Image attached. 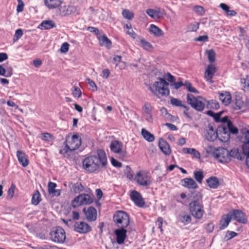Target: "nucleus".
Segmentation results:
<instances>
[{"instance_id": "f257e3e1", "label": "nucleus", "mask_w": 249, "mask_h": 249, "mask_svg": "<svg viewBox=\"0 0 249 249\" xmlns=\"http://www.w3.org/2000/svg\"><path fill=\"white\" fill-rule=\"evenodd\" d=\"M107 157L104 150L98 149L94 155L87 156L82 161L83 168L89 173H94L101 168H106Z\"/></svg>"}, {"instance_id": "f03ea898", "label": "nucleus", "mask_w": 249, "mask_h": 249, "mask_svg": "<svg viewBox=\"0 0 249 249\" xmlns=\"http://www.w3.org/2000/svg\"><path fill=\"white\" fill-rule=\"evenodd\" d=\"M187 199L191 201L189 209L192 215L197 219H201L204 213L201 193L196 191H191L188 195Z\"/></svg>"}, {"instance_id": "7ed1b4c3", "label": "nucleus", "mask_w": 249, "mask_h": 249, "mask_svg": "<svg viewBox=\"0 0 249 249\" xmlns=\"http://www.w3.org/2000/svg\"><path fill=\"white\" fill-rule=\"evenodd\" d=\"M168 86L169 83L162 78H160L159 81L155 82L153 84L147 85L148 89L153 94L161 96H168L169 94Z\"/></svg>"}, {"instance_id": "20e7f679", "label": "nucleus", "mask_w": 249, "mask_h": 249, "mask_svg": "<svg viewBox=\"0 0 249 249\" xmlns=\"http://www.w3.org/2000/svg\"><path fill=\"white\" fill-rule=\"evenodd\" d=\"M81 138L78 133L69 134L66 137V152L68 150L73 151L77 149L81 144Z\"/></svg>"}, {"instance_id": "39448f33", "label": "nucleus", "mask_w": 249, "mask_h": 249, "mask_svg": "<svg viewBox=\"0 0 249 249\" xmlns=\"http://www.w3.org/2000/svg\"><path fill=\"white\" fill-rule=\"evenodd\" d=\"M113 220L117 226L120 228H126L129 224V217L124 211H117L113 217Z\"/></svg>"}, {"instance_id": "423d86ee", "label": "nucleus", "mask_w": 249, "mask_h": 249, "mask_svg": "<svg viewBox=\"0 0 249 249\" xmlns=\"http://www.w3.org/2000/svg\"><path fill=\"white\" fill-rule=\"evenodd\" d=\"M218 131L219 134L225 135V137H226L227 140L230 138V133L236 134L238 133L237 128L232 124V122H229L227 126L219 125L218 127Z\"/></svg>"}, {"instance_id": "0eeeda50", "label": "nucleus", "mask_w": 249, "mask_h": 249, "mask_svg": "<svg viewBox=\"0 0 249 249\" xmlns=\"http://www.w3.org/2000/svg\"><path fill=\"white\" fill-rule=\"evenodd\" d=\"M187 101L191 106L198 111H202L205 108V104L201 101L196 98L193 94H188Z\"/></svg>"}, {"instance_id": "6e6552de", "label": "nucleus", "mask_w": 249, "mask_h": 249, "mask_svg": "<svg viewBox=\"0 0 249 249\" xmlns=\"http://www.w3.org/2000/svg\"><path fill=\"white\" fill-rule=\"evenodd\" d=\"M93 201L92 198L88 194H81L76 196L72 202L73 207H77L84 204H89Z\"/></svg>"}, {"instance_id": "1a4fd4ad", "label": "nucleus", "mask_w": 249, "mask_h": 249, "mask_svg": "<svg viewBox=\"0 0 249 249\" xmlns=\"http://www.w3.org/2000/svg\"><path fill=\"white\" fill-rule=\"evenodd\" d=\"M214 157L221 163H227L230 161L229 151L225 148H218L214 152Z\"/></svg>"}, {"instance_id": "9d476101", "label": "nucleus", "mask_w": 249, "mask_h": 249, "mask_svg": "<svg viewBox=\"0 0 249 249\" xmlns=\"http://www.w3.org/2000/svg\"><path fill=\"white\" fill-rule=\"evenodd\" d=\"M135 180L141 186H147L151 183V178L147 174L142 172H138L135 177Z\"/></svg>"}, {"instance_id": "9b49d317", "label": "nucleus", "mask_w": 249, "mask_h": 249, "mask_svg": "<svg viewBox=\"0 0 249 249\" xmlns=\"http://www.w3.org/2000/svg\"><path fill=\"white\" fill-rule=\"evenodd\" d=\"M83 212L85 219L89 222L94 221L97 218V212L96 209L92 206L85 207L83 209Z\"/></svg>"}, {"instance_id": "f8f14e48", "label": "nucleus", "mask_w": 249, "mask_h": 249, "mask_svg": "<svg viewBox=\"0 0 249 249\" xmlns=\"http://www.w3.org/2000/svg\"><path fill=\"white\" fill-rule=\"evenodd\" d=\"M74 230L79 233L85 234L91 231L92 228L87 223L84 221L76 222L73 225Z\"/></svg>"}, {"instance_id": "ddd939ff", "label": "nucleus", "mask_w": 249, "mask_h": 249, "mask_svg": "<svg viewBox=\"0 0 249 249\" xmlns=\"http://www.w3.org/2000/svg\"><path fill=\"white\" fill-rule=\"evenodd\" d=\"M229 212L231 213L232 219L243 224H246L247 222L246 214L241 210H232Z\"/></svg>"}, {"instance_id": "4468645a", "label": "nucleus", "mask_w": 249, "mask_h": 249, "mask_svg": "<svg viewBox=\"0 0 249 249\" xmlns=\"http://www.w3.org/2000/svg\"><path fill=\"white\" fill-rule=\"evenodd\" d=\"M52 240L56 243L62 242V228L57 227L53 228L51 233Z\"/></svg>"}, {"instance_id": "2eb2a0df", "label": "nucleus", "mask_w": 249, "mask_h": 249, "mask_svg": "<svg viewBox=\"0 0 249 249\" xmlns=\"http://www.w3.org/2000/svg\"><path fill=\"white\" fill-rule=\"evenodd\" d=\"M130 198L134 202L135 204L142 207L144 205V201L141 195L137 191L134 190L130 193Z\"/></svg>"}, {"instance_id": "dca6fc26", "label": "nucleus", "mask_w": 249, "mask_h": 249, "mask_svg": "<svg viewBox=\"0 0 249 249\" xmlns=\"http://www.w3.org/2000/svg\"><path fill=\"white\" fill-rule=\"evenodd\" d=\"M242 150L246 156V165L249 168V131H248L245 136V141L242 145Z\"/></svg>"}, {"instance_id": "f3484780", "label": "nucleus", "mask_w": 249, "mask_h": 249, "mask_svg": "<svg viewBox=\"0 0 249 249\" xmlns=\"http://www.w3.org/2000/svg\"><path fill=\"white\" fill-rule=\"evenodd\" d=\"M126 230L125 228H120L115 231V234L116 236V242L121 245L124 243V241L126 237Z\"/></svg>"}, {"instance_id": "a211bd4d", "label": "nucleus", "mask_w": 249, "mask_h": 249, "mask_svg": "<svg viewBox=\"0 0 249 249\" xmlns=\"http://www.w3.org/2000/svg\"><path fill=\"white\" fill-rule=\"evenodd\" d=\"M216 71V68L214 65H208L205 72V80L209 83H213L212 79Z\"/></svg>"}, {"instance_id": "6ab92c4d", "label": "nucleus", "mask_w": 249, "mask_h": 249, "mask_svg": "<svg viewBox=\"0 0 249 249\" xmlns=\"http://www.w3.org/2000/svg\"><path fill=\"white\" fill-rule=\"evenodd\" d=\"M229 156L230 161L231 158L236 159L240 160H243L244 158L245 155L244 152L240 150L238 148H233L229 151Z\"/></svg>"}, {"instance_id": "aec40b11", "label": "nucleus", "mask_w": 249, "mask_h": 249, "mask_svg": "<svg viewBox=\"0 0 249 249\" xmlns=\"http://www.w3.org/2000/svg\"><path fill=\"white\" fill-rule=\"evenodd\" d=\"M159 146L160 150L166 156H169L171 153V149L169 143L163 139L160 138L159 142Z\"/></svg>"}, {"instance_id": "412c9836", "label": "nucleus", "mask_w": 249, "mask_h": 249, "mask_svg": "<svg viewBox=\"0 0 249 249\" xmlns=\"http://www.w3.org/2000/svg\"><path fill=\"white\" fill-rule=\"evenodd\" d=\"M217 136V132L214 130L213 126L209 124L208 126L206 134H205L206 139L208 141L213 142L216 139Z\"/></svg>"}, {"instance_id": "4be33fe9", "label": "nucleus", "mask_w": 249, "mask_h": 249, "mask_svg": "<svg viewBox=\"0 0 249 249\" xmlns=\"http://www.w3.org/2000/svg\"><path fill=\"white\" fill-rule=\"evenodd\" d=\"M182 185L184 187L189 189H196L198 185L195 181L192 178H185L181 180Z\"/></svg>"}, {"instance_id": "5701e85b", "label": "nucleus", "mask_w": 249, "mask_h": 249, "mask_svg": "<svg viewBox=\"0 0 249 249\" xmlns=\"http://www.w3.org/2000/svg\"><path fill=\"white\" fill-rule=\"evenodd\" d=\"M231 219V213L230 212L227 214L223 215L220 221V230L225 229L229 225Z\"/></svg>"}, {"instance_id": "b1692460", "label": "nucleus", "mask_w": 249, "mask_h": 249, "mask_svg": "<svg viewBox=\"0 0 249 249\" xmlns=\"http://www.w3.org/2000/svg\"><path fill=\"white\" fill-rule=\"evenodd\" d=\"M17 156L19 162L23 167H26L28 165L29 161L27 159V156L24 152L21 151H18L17 152Z\"/></svg>"}, {"instance_id": "393cba45", "label": "nucleus", "mask_w": 249, "mask_h": 249, "mask_svg": "<svg viewBox=\"0 0 249 249\" xmlns=\"http://www.w3.org/2000/svg\"><path fill=\"white\" fill-rule=\"evenodd\" d=\"M219 100L225 105H228L231 102V96L229 92L219 93Z\"/></svg>"}, {"instance_id": "a878e982", "label": "nucleus", "mask_w": 249, "mask_h": 249, "mask_svg": "<svg viewBox=\"0 0 249 249\" xmlns=\"http://www.w3.org/2000/svg\"><path fill=\"white\" fill-rule=\"evenodd\" d=\"M123 143L118 141H113L110 144L111 151L117 154L120 152L123 148Z\"/></svg>"}, {"instance_id": "bb28decb", "label": "nucleus", "mask_w": 249, "mask_h": 249, "mask_svg": "<svg viewBox=\"0 0 249 249\" xmlns=\"http://www.w3.org/2000/svg\"><path fill=\"white\" fill-rule=\"evenodd\" d=\"M208 186L212 189H216L219 185L218 178L216 177H211L206 180Z\"/></svg>"}, {"instance_id": "cd10ccee", "label": "nucleus", "mask_w": 249, "mask_h": 249, "mask_svg": "<svg viewBox=\"0 0 249 249\" xmlns=\"http://www.w3.org/2000/svg\"><path fill=\"white\" fill-rule=\"evenodd\" d=\"M56 184L52 182H49L48 183V192L52 196H58L61 194L60 190H55Z\"/></svg>"}, {"instance_id": "c85d7f7f", "label": "nucleus", "mask_w": 249, "mask_h": 249, "mask_svg": "<svg viewBox=\"0 0 249 249\" xmlns=\"http://www.w3.org/2000/svg\"><path fill=\"white\" fill-rule=\"evenodd\" d=\"M62 1V0H44V3L49 9H53L60 6Z\"/></svg>"}, {"instance_id": "c756f323", "label": "nucleus", "mask_w": 249, "mask_h": 249, "mask_svg": "<svg viewBox=\"0 0 249 249\" xmlns=\"http://www.w3.org/2000/svg\"><path fill=\"white\" fill-rule=\"evenodd\" d=\"M55 27V24L51 20H46L43 21L38 26V28L42 30L50 29Z\"/></svg>"}, {"instance_id": "7c9ffc66", "label": "nucleus", "mask_w": 249, "mask_h": 249, "mask_svg": "<svg viewBox=\"0 0 249 249\" xmlns=\"http://www.w3.org/2000/svg\"><path fill=\"white\" fill-rule=\"evenodd\" d=\"M71 190L74 193H79L84 191V187L80 183H71L70 185Z\"/></svg>"}, {"instance_id": "2f4dec72", "label": "nucleus", "mask_w": 249, "mask_h": 249, "mask_svg": "<svg viewBox=\"0 0 249 249\" xmlns=\"http://www.w3.org/2000/svg\"><path fill=\"white\" fill-rule=\"evenodd\" d=\"M142 135L143 138L149 142H152L155 140V136L144 128H142L141 131Z\"/></svg>"}, {"instance_id": "473e14b6", "label": "nucleus", "mask_w": 249, "mask_h": 249, "mask_svg": "<svg viewBox=\"0 0 249 249\" xmlns=\"http://www.w3.org/2000/svg\"><path fill=\"white\" fill-rule=\"evenodd\" d=\"M150 32L155 36L160 37L163 35V31L157 26L151 24L149 28Z\"/></svg>"}, {"instance_id": "72a5a7b5", "label": "nucleus", "mask_w": 249, "mask_h": 249, "mask_svg": "<svg viewBox=\"0 0 249 249\" xmlns=\"http://www.w3.org/2000/svg\"><path fill=\"white\" fill-rule=\"evenodd\" d=\"M219 7L226 13L227 16H234L237 13L234 10H231L230 7L224 3H222L219 5Z\"/></svg>"}, {"instance_id": "f704fd0d", "label": "nucleus", "mask_w": 249, "mask_h": 249, "mask_svg": "<svg viewBox=\"0 0 249 249\" xmlns=\"http://www.w3.org/2000/svg\"><path fill=\"white\" fill-rule=\"evenodd\" d=\"M183 151L184 153L190 154L193 155L195 157L197 158H200V154L196 149L193 148H184Z\"/></svg>"}, {"instance_id": "c9c22d12", "label": "nucleus", "mask_w": 249, "mask_h": 249, "mask_svg": "<svg viewBox=\"0 0 249 249\" xmlns=\"http://www.w3.org/2000/svg\"><path fill=\"white\" fill-rule=\"evenodd\" d=\"M40 194L38 190H36L33 195L32 198V204L35 205H37L41 201Z\"/></svg>"}, {"instance_id": "e433bc0d", "label": "nucleus", "mask_w": 249, "mask_h": 249, "mask_svg": "<svg viewBox=\"0 0 249 249\" xmlns=\"http://www.w3.org/2000/svg\"><path fill=\"white\" fill-rule=\"evenodd\" d=\"M99 41L101 46L109 47L111 45V41L105 35L99 37Z\"/></svg>"}, {"instance_id": "4c0bfd02", "label": "nucleus", "mask_w": 249, "mask_h": 249, "mask_svg": "<svg viewBox=\"0 0 249 249\" xmlns=\"http://www.w3.org/2000/svg\"><path fill=\"white\" fill-rule=\"evenodd\" d=\"M178 218L179 221L185 225L188 224L191 221V216L189 215L186 214L185 213H183L178 215Z\"/></svg>"}, {"instance_id": "58836bf2", "label": "nucleus", "mask_w": 249, "mask_h": 249, "mask_svg": "<svg viewBox=\"0 0 249 249\" xmlns=\"http://www.w3.org/2000/svg\"><path fill=\"white\" fill-rule=\"evenodd\" d=\"M146 14L154 19L160 18V11L152 9H148L146 11Z\"/></svg>"}, {"instance_id": "ea45409f", "label": "nucleus", "mask_w": 249, "mask_h": 249, "mask_svg": "<svg viewBox=\"0 0 249 249\" xmlns=\"http://www.w3.org/2000/svg\"><path fill=\"white\" fill-rule=\"evenodd\" d=\"M76 11V8L72 5L63 7V15H69Z\"/></svg>"}, {"instance_id": "a19ab883", "label": "nucleus", "mask_w": 249, "mask_h": 249, "mask_svg": "<svg viewBox=\"0 0 249 249\" xmlns=\"http://www.w3.org/2000/svg\"><path fill=\"white\" fill-rule=\"evenodd\" d=\"M140 43L141 47L145 50L149 51L153 49L152 44L144 38L141 39Z\"/></svg>"}, {"instance_id": "79ce46f5", "label": "nucleus", "mask_w": 249, "mask_h": 249, "mask_svg": "<svg viewBox=\"0 0 249 249\" xmlns=\"http://www.w3.org/2000/svg\"><path fill=\"white\" fill-rule=\"evenodd\" d=\"M199 24L198 22H194L190 23L187 27L188 32H196L199 28Z\"/></svg>"}, {"instance_id": "37998d69", "label": "nucleus", "mask_w": 249, "mask_h": 249, "mask_svg": "<svg viewBox=\"0 0 249 249\" xmlns=\"http://www.w3.org/2000/svg\"><path fill=\"white\" fill-rule=\"evenodd\" d=\"M122 14L125 18L128 20H131L134 18V14L127 9H124Z\"/></svg>"}, {"instance_id": "c03bdc74", "label": "nucleus", "mask_w": 249, "mask_h": 249, "mask_svg": "<svg viewBox=\"0 0 249 249\" xmlns=\"http://www.w3.org/2000/svg\"><path fill=\"white\" fill-rule=\"evenodd\" d=\"M143 114L152 113V107L150 103L146 102L144 104L142 107Z\"/></svg>"}, {"instance_id": "a18cd8bd", "label": "nucleus", "mask_w": 249, "mask_h": 249, "mask_svg": "<svg viewBox=\"0 0 249 249\" xmlns=\"http://www.w3.org/2000/svg\"><path fill=\"white\" fill-rule=\"evenodd\" d=\"M208 58L209 61L211 63H213L215 60V53L213 50H209L207 51Z\"/></svg>"}, {"instance_id": "49530a36", "label": "nucleus", "mask_w": 249, "mask_h": 249, "mask_svg": "<svg viewBox=\"0 0 249 249\" xmlns=\"http://www.w3.org/2000/svg\"><path fill=\"white\" fill-rule=\"evenodd\" d=\"M194 177L198 183H201L204 178L203 172L200 171L194 172Z\"/></svg>"}, {"instance_id": "de8ad7c7", "label": "nucleus", "mask_w": 249, "mask_h": 249, "mask_svg": "<svg viewBox=\"0 0 249 249\" xmlns=\"http://www.w3.org/2000/svg\"><path fill=\"white\" fill-rule=\"evenodd\" d=\"M124 173L125 175L126 176L127 178L129 179H132L133 178L134 175L133 171H132L131 168L127 165L126 166L125 169L124 170Z\"/></svg>"}, {"instance_id": "09e8293b", "label": "nucleus", "mask_w": 249, "mask_h": 249, "mask_svg": "<svg viewBox=\"0 0 249 249\" xmlns=\"http://www.w3.org/2000/svg\"><path fill=\"white\" fill-rule=\"evenodd\" d=\"M183 86L186 87L188 90L190 92L197 93H198V91L195 88L192 86L191 83L188 81H186L185 83H183Z\"/></svg>"}, {"instance_id": "8fccbe9b", "label": "nucleus", "mask_w": 249, "mask_h": 249, "mask_svg": "<svg viewBox=\"0 0 249 249\" xmlns=\"http://www.w3.org/2000/svg\"><path fill=\"white\" fill-rule=\"evenodd\" d=\"M235 107L234 108L235 109H239L241 108V107L243 106V101L239 97H236L235 99Z\"/></svg>"}, {"instance_id": "3c124183", "label": "nucleus", "mask_w": 249, "mask_h": 249, "mask_svg": "<svg viewBox=\"0 0 249 249\" xmlns=\"http://www.w3.org/2000/svg\"><path fill=\"white\" fill-rule=\"evenodd\" d=\"M208 107L216 109L219 107V105L216 101L212 100L208 102Z\"/></svg>"}, {"instance_id": "603ef678", "label": "nucleus", "mask_w": 249, "mask_h": 249, "mask_svg": "<svg viewBox=\"0 0 249 249\" xmlns=\"http://www.w3.org/2000/svg\"><path fill=\"white\" fill-rule=\"evenodd\" d=\"M171 104L174 106L180 107H181L183 105L181 100L175 98H171Z\"/></svg>"}, {"instance_id": "864d4df0", "label": "nucleus", "mask_w": 249, "mask_h": 249, "mask_svg": "<svg viewBox=\"0 0 249 249\" xmlns=\"http://www.w3.org/2000/svg\"><path fill=\"white\" fill-rule=\"evenodd\" d=\"M40 138L43 141L50 142L52 139V136L48 133H44L41 134Z\"/></svg>"}, {"instance_id": "5fc2aeb1", "label": "nucleus", "mask_w": 249, "mask_h": 249, "mask_svg": "<svg viewBox=\"0 0 249 249\" xmlns=\"http://www.w3.org/2000/svg\"><path fill=\"white\" fill-rule=\"evenodd\" d=\"M73 95L75 97L79 98L81 96V91L80 89L76 87H73V89L72 91Z\"/></svg>"}, {"instance_id": "6e6d98bb", "label": "nucleus", "mask_w": 249, "mask_h": 249, "mask_svg": "<svg viewBox=\"0 0 249 249\" xmlns=\"http://www.w3.org/2000/svg\"><path fill=\"white\" fill-rule=\"evenodd\" d=\"M161 114L165 118H168L171 116V115L168 113L167 109L164 107H162L160 109Z\"/></svg>"}, {"instance_id": "4d7b16f0", "label": "nucleus", "mask_w": 249, "mask_h": 249, "mask_svg": "<svg viewBox=\"0 0 249 249\" xmlns=\"http://www.w3.org/2000/svg\"><path fill=\"white\" fill-rule=\"evenodd\" d=\"M111 163L112 165L115 167L120 168L122 167V164L120 161H118L116 159L113 158H111Z\"/></svg>"}, {"instance_id": "13d9d810", "label": "nucleus", "mask_w": 249, "mask_h": 249, "mask_svg": "<svg viewBox=\"0 0 249 249\" xmlns=\"http://www.w3.org/2000/svg\"><path fill=\"white\" fill-rule=\"evenodd\" d=\"M87 30L89 32L94 34L95 35L98 36L100 35L99 30L95 27L89 26L87 28Z\"/></svg>"}, {"instance_id": "bf43d9fd", "label": "nucleus", "mask_w": 249, "mask_h": 249, "mask_svg": "<svg viewBox=\"0 0 249 249\" xmlns=\"http://www.w3.org/2000/svg\"><path fill=\"white\" fill-rule=\"evenodd\" d=\"M18 2V5L17 8V11L18 12H21L23 10L24 6V2L22 0H17Z\"/></svg>"}, {"instance_id": "052dcab7", "label": "nucleus", "mask_w": 249, "mask_h": 249, "mask_svg": "<svg viewBox=\"0 0 249 249\" xmlns=\"http://www.w3.org/2000/svg\"><path fill=\"white\" fill-rule=\"evenodd\" d=\"M229 122H231L229 119L228 116H225L224 117L221 118H220V120L219 121V123H222V124L220 125H225L227 126Z\"/></svg>"}, {"instance_id": "680f3d73", "label": "nucleus", "mask_w": 249, "mask_h": 249, "mask_svg": "<svg viewBox=\"0 0 249 249\" xmlns=\"http://www.w3.org/2000/svg\"><path fill=\"white\" fill-rule=\"evenodd\" d=\"M23 35V31L21 29H19L16 31L14 39L18 40Z\"/></svg>"}, {"instance_id": "e2e57ef3", "label": "nucleus", "mask_w": 249, "mask_h": 249, "mask_svg": "<svg viewBox=\"0 0 249 249\" xmlns=\"http://www.w3.org/2000/svg\"><path fill=\"white\" fill-rule=\"evenodd\" d=\"M6 69V73L5 74L4 76L8 77H10L13 74V68L12 67H7L5 68Z\"/></svg>"}, {"instance_id": "0e129e2a", "label": "nucleus", "mask_w": 249, "mask_h": 249, "mask_svg": "<svg viewBox=\"0 0 249 249\" xmlns=\"http://www.w3.org/2000/svg\"><path fill=\"white\" fill-rule=\"evenodd\" d=\"M237 235V233L234 231H228L226 234V237L228 239H231Z\"/></svg>"}, {"instance_id": "69168bd1", "label": "nucleus", "mask_w": 249, "mask_h": 249, "mask_svg": "<svg viewBox=\"0 0 249 249\" xmlns=\"http://www.w3.org/2000/svg\"><path fill=\"white\" fill-rule=\"evenodd\" d=\"M214 224L212 222H211L207 224V225L206 227V231L209 233L212 232L214 229Z\"/></svg>"}, {"instance_id": "338daca9", "label": "nucleus", "mask_w": 249, "mask_h": 249, "mask_svg": "<svg viewBox=\"0 0 249 249\" xmlns=\"http://www.w3.org/2000/svg\"><path fill=\"white\" fill-rule=\"evenodd\" d=\"M119 154V157L122 160H124L127 157V153L126 151L121 150L120 152L118 153Z\"/></svg>"}, {"instance_id": "774afa93", "label": "nucleus", "mask_w": 249, "mask_h": 249, "mask_svg": "<svg viewBox=\"0 0 249 249\" xmlns=\"http://www.w3.org/2000/svg\"><path fill=\"white\" fill-rule=\"evenodd\" d=\"M195 11L199 14L202 15L204 13V8L200 6H196L194 7Z\"/></svg>"}]
</instances>
